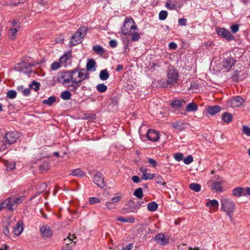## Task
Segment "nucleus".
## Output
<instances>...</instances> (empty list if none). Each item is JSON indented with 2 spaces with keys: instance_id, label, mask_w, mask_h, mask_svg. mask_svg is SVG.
Listing matches in <instances>:
<instances>
[{
  "instance_id": "f257e3e1",
  "label": "nucleus",
  "mask_w": 250,
  "mask_h": 250,
  "mask_svg": "<svg viewBox=\"0 0 250 250\" xmlns=\"http://www.w3.org/2000/svg\"><path fill=\"white\" fill-rule=\"evenodd\" d=\"M89 78V74L85 70L77 69L66 71H60L57 74L58 82L67 87L77 88L84 80Z\"/></svg>"
},
{
  "instance_id": "f03ea898",
  "label": "nucleus",
  "mask_w": 250,
  "mask_h": 250,
  "mask_svg": "<svg viewBox=\"0 0 250 250\" xmlns=\"http://www.w3.org/2000/svg\"><path fill=\"white\" fill-rule=\"evenodd\" d=\"M221 210L225 212L227 215L229 216L230 221H232L233 218L231 215L234 213L235 210V204L230 199L227 197H222L220 200Z\"/></svg>"
},
{
  "instance_id": "7ed1b4c3",
  "label": "nucleus",
  "mask_w": 250,
  "mask_h": 250,
  "mask_svg": "<svg viewBox=\"0 0 250 250\" xmlns=\"http://www.w3.org/2000/svg\"><path fill=\"white\" fill-rule=\"evenodd\" d=\"M137 29L138 28L134 20L132 18H126L122 28V33L124 35L130 36L132 30Z\"/></svg>"
},
{
  "instance_id": "20e7f679",
  "label": "nucleus",
  "mask_w": 250,
  "mask_h": 250,
  "mask_svg": "<svg viewBox=\"0 0 250 250\" xmlns=\"http://www.w3.org/2000/svg\"><path fill=\"white\" fill-rule=\"evenodd\" d=\"M167 77L166 84L174 85L178 81V73L177 70L169 68L167 70Z\"/></svg>"
},
{
  "instance_id": "39448f33",
  "label": "nucleus",
  "mask_w": 250,
  "mask_h": 250,
  "mask_svg": "<svg viewBox=\"0 0 250 250\" xmlns=\"http://www.w3.org/2000/svg\"><path fill=\"white\" fill-rule=\"evenodd\" d=\"M216 32L219 35L222 36V38L228 41H230L234 39V36H233L228 30L224 28H216Z\"/></svg>"
},
{
  "instance_id": "423d86ee",
  "label": "nucleus",
  "mask_w": 250,
  "mask_h": 250,
  "mask_svg": "<svg viewBox=\"0 0 250 250\" xmlns=\"http://www.w3.org/2000/svg\"><path fill=\"white\" fill-rule=\"evenodd\" d=\"M18 138L19 135L16 131L8 132L5 135L6 143L9 145L15 143Z\"/></svg>"
},
{
  "instance_id": "0eeeda50",
  "label": "nucleus",
  "mask_w": 250,
  "mask_h": 250,
  "mask_svg": "<svg viewBox=\"0 0 250 250\" xmlns=\"http://www.w3.org/2000/svg\"><path fill=\"white\" fill-rule=\"evenodd\" d=\"M24 199V196H21L16 198H9V199H7V201L9 202V211L13 210L14 208L13 206L21 204Z\"/></svg>"
},
{
  "instance_id": "6e6552de",
  "label": "nucleus",
  "mask_w": 250,
  "mask_h": 250,
  "mask_svg": "<svg viewBox=\"0 0 250 250\" xmlns=\"http://www.w3.org/2000/svg\"><path fill=\"white\" fill-rule=\"evenodd\" d=\"M244 102V100L239 96L233 97L227 102L228 106L235 108L240 106Z\"/></svg>"
},
{
  "instance_id": "1a4fd4ad",
  "label": "nucleus",
  "mask_w": 250,
  "mask_h": 250,
  "mask_svg": "<svg viewBox=\"0 0 250 250\" xmlns=\"http://www.w3.org/2000/svg\"><path fill=\"white\" fill-rule=\"evenodd\" d=\"M93 182L98 187L103 188L104 186L103 174L99 172H96L93 177Z\"/></svg>"
},
{
  "instance_id": "9d476101",
  "label": "nucleus",
  "mask_w": 250,
  "mask_h": 250,
  "mask_svg": "<svg viewBox=\"0 0 250 250\" xmlns=\"http://www.w3.org/2000/svg\"><path fill=\"white\" fill-rule=\"evenodd\" d=\"M40 231L42 237L44 239L49 238L52 235V231L50 227L46 225L41 227Z\"/></svg>"
},
{
  "instance_id": "9b49d317",
  "label": "nucleus",
  "mask_w": 250,
  "mask_h": 250,
  "mask_svg": "<svg viewBox=\"0 0 250 250\" xmlns=\"http://www.w3.org/2000/svg\"><path fill=\"white\" fill-rule=\"evenodd\" d=\"M235 62L236 60L234 58L230 56L224 59L223 65L227 70H229L235 64Z\"/></svg>"
},
{
  "instance_id": "f8f14e48",
  "label": "nucleus",
  "mask_w": 250,
  "mask_h": 250,
  "mask_svg": "<svg viewBox=\"0 0 250 250\" xmlns=\"http://www.w3.org/2000/svg\"><path fill=\"white\" fill-rule=\"evenodd\" d=\"M146 136L149 140L153 142L158 141L160 138L158 132L151 129H150L148 130L146 134Z\"/></svg>"
},
{
  "instance_id": "ddd939ff",
  "label": "nucleus",
  "mask_w": 250,
  "mask_h": 250,
  "mask_svg": "<svg viewBox=\"0 0 250 250\" xmlns=\"http://www.w3.org/2000/svg\"><path fill=\"white\" fill-rule=\"evenodd\" d=\"M155 239L158 244L161 245H164L169 242V239L161 233L157 234L155 237Z\"/></svg>"
},
{
  "instance_id": "4468645a",
  "label": "nucleus",
  "mask_w": 250,
  "mask_h": 250,
  "mask_svg": "<svg viewBox=\"0 0 250 250\" xmlns=\"http://www.w3.org/2000/svg\"><path fill=\"white\" fill-rule=\"evenodd\" d=\"M140 170L143 173V175L141 177V179L147 180L148 179L151 180L154 178V175L147 173V169L146 168L141 167H140Z\"/></svg>"
},
{
  "instance_id": "2eb2a0df",
  "label": "nucleus",
  "mask_w": 250,
  "mask_h": 250,
  "mask_svg": "<svg viewBox=\"0 0 250 250\" xmlns=\"http://www.w3.org/2000/svg\"><path fill=\"white\" fill-rule=\"evenodd\" d=\"M24 73L30 72L31 71V67L35 65L34 63H28L26 62H21L19 63Z\"/></svg>"
},
{
  "instance_id": "dca6fc26",
  "label": "nucleus",
  "mask_w": 250,
  "mask_h": 250,
  "mask_svg": "<svg viewBox=\"0 0 250 250\" xmlns=\"http://www.w3.org/2000/svg\"><path fill=\"white\" fill-rule=\"evenodd\" d=\"M82 37L77 32L72 36L70 42L72 45H75L82 42Z\"/></svg>"
},
{
  "instance_id": "f3484780",
  "label": "nucleus",
  "mask_w": 250,
  "mask_h": 250,
  "mask_svg": "<svg viewBox=\"0 0 250 250\" xmlns=\"http://www.w3.org/2000/svg\"><path fill=\"white\" fill-rule=\"evenodd\" d=\"M71 56V53L70 52H68L63 55L59 60L60 63L64 64V65H66L67 64L69 63Z\"/></svg>"
},
{
  "instance_id": "a211bd4d",
  "label": "nucleus",
  "mask_w": 250,
  "mask_h": 250,
  "mask_svg": "<svg viewBox=\"0 0 250 250\" xmlns=\"http://www.w3.org/2000/svg\"><path fill=\"white\" fill-rule=\"evenodd\" d=\"M23 229V222L22 221H19L14 228L13 231L16 235H19L22 232Z\"/></svg>"
},
{
  "instance_id": "6ab92c4d",
  "label": "nucleus",
  "mask_w": 250,
  "mask_h": 250,
  "mask_svg": "<svg viewBox=\"0 0 250 250\" xmlns=\"http://www.w3.org/2000/svg\"><path fill=\"white\" fill-rule=\"evenodd\" d=\"M20 29V26L19 25L17 26L16 27H15L14 28H11L9 30V32L8 33V35L9 37V38L12 40L14 41L15 40L16 37V34Z\"/></svg>"
},
{
  "instance_id": "aec40b11",
  "label": "nucleus",
  "mask_w": 250,
  "mask_h": 250,
  "mask_svg": "<svg viewBox=\"0 0 250 250\" xmlns=\"http://www.w3.org/2000/svg\"><path fill=\"white\" fill-rule=\"evenodd\" d=\"M221 110V108L219 106H208L207 108L208 112L210 115H214L219 112Z\"/></svg>"
},
{
  "instance_id": "412c9836",
  "label": "nucleus",
  "mask_w": 250,
  "mask_h": 250,
  "mask_svg": "<svg viewBox=\"0 0 250 250\" xmlns=\"http://www.w3.org/2000/svg\"><path fill=\"white\" fill-rule=\"evenodd\" d=\"M223 181L215 182L212 184V190L217 192H222L223 189L221 187Z\"/></svg>"
},
{
  "instance_id": "4be33fe9",
  "label": "nucleus",
  "mask_w": 250,
  "mask_h": 250,
  "mask_svg": "<svg viewBox=\"0 0 250 250\" xmlns=\"http://www.w3.org/2000/svg\"><path fill=\"white\" fill-rule=\"evenodd\" d=\"M117 220L122 222L133 223L135 222V218L132 216L127 218L119 217Z\"/></svg>"
},
{
  "instance_id": "5701e85b",
  "label": "nucleus",
  "mask_w": 250,
  "mask_h": 250,
  "mask_svg": "<svg viewBox=\"0 0 250 250\" xmlns=\"http://www.w3.org/2000/svg\"><path fill=\"white\" fill-rule=\"evenodd\" d=\"M206 205L208 208L213 207V209L215 210L218 208L219 203L217 200H212L208 202Z\"/></svg>"
},
{
  "instance_id": "b1692460",
  "label": "nucleus",
  "mask_w": 250,
  "mask_h": 250,
  "mask_svg": "<svg viewBox=\"0 0 250 250\" xmlns=\"http://www.w3.org/2000/svg\"><path fill=\"white\" fill-rule=\"evenodd\" d=\"M243 188L237 187L232 190V195L236 197H239L242 196Z\"/></svg>"
},
{
  "instance_id": "393cba45",
  "label": "nucleus",
  "mask_w": 250,
  "mask_h": 250,
  "mask_svg": "<svg viewBox=\"0 0 250 250\" xmlns=\"http://www.w3.org/2000/svg\"><path fill=\"white\" fill-rule=\"evenodd\" d=\"M197 105L194 103H189L186 107V110L187 111H195L197 110Z\"/></svg>"
},
{
  "instance_id": "a878e982",
  "label": "nucleus",
  "mask_w": 250,
  "mask_h": 250,
  "mask_svg": "<svg viewBox=\"0 0 250 250\" xmlns=\"http://www.w3.org/2000/svg\"><path fill=\"white\" fill-rule=\"evenodd\" d=\"M99 77L102 80L105 81L108 79L109 77V74L107 70L104 69L100 72Z\"/></svg>"
},
{
  "instance_id": "bb28decb",
  "label": "nucleus",
  "mask_w": 250,
  "mask_h": 250,
  "mask_svg": "<svg viewBox=\"0 0 250 250\" xmlns=\"http://www.w3.org/2000/svg\"><path fill=\"white\" fill-rule=\"evenodd\" d=\"M18 90L24 96H28L30 93V88H24L22 85L18 86Z\"/></svg>"
},
{
  "instance_id": "cd10ccee",
  "label": "nucleus",
  "mask_w": 250,
  "mask_h": 250,
  "mask_svg": "<svg viewBox=\"0 0 250 250\" xmlns=\"http://www.w3.org/2000/svg\"><path fill=\"white\" fill-rule=\"evenodd\" d=\"M96 62L93 60H90L86 64V69L87 71L95 70Z\"/></svg>"
},
{
  "instance_id": "c85d7f7f",
  "label": "nucleus",
  "mask_w": 250,
  "mask_h": 250,
  "mask_svg": "<svg viewBox=\"0 0 250 250\" xmlns=\"http://www.w3.org/2000/svg\"><path fill=\"white\" fill-rule=\"evenodd\" d=\"M158 208V205L155 202H151L148 204L147 209L150 211H154Z\"/></svg>"
},
{
  "instance_id": "c756f323",
  "label": "nucleus",
  "mask_w": 250,
  "mask_h": 250,
  "mask_svg": "<svg viewBox=\"0 0 250 250\" xmlns=\"http://www.w3.org/2000/svg\"><path fill=\"white\" fill-rule=\"evenodd\" d=\"M56 101V98L53 96L49 97L47 100H43L42 104L49 105H52Z\"/></svg>"
},
{
  "instance_id": "7c9ffc66",
  "label": "nucleus",
  "mask_w": 250,
  "mask_h": 250,
  "mask_svg": "<svg viewBox=\"0 0 250 250\" xmlns=\"http://www.w3.org/2000/svg\"><path fill=\"white\" fill-rule=\"evenodd\" d=\"M184 100H175L172 102L170 105L173 107H179L182 105V104H185Z\"/></svg>"
},
{
  "instance_id": "2f4dec72",
  "label": "nucleus",
  "mask_w": 250,
  "mask_h": 250,
  "mask_svg": "<svg viewBox=\"0 0 250 250\" xmlns=\"http://www.w3.org/2000/svg\"><path fill=\"white\" fill-rule=\"evenodd\" d=\"M223 120L226 123H229L232 121V116L230 113H225L222 115Z\"/></svg>"
},
{
  "instance_id": "473e14b6",
  "label": "nucleus",
  "mask_w": 250,
  "mask_h": 250,
  "mask_svg": "<svg viewBox=\"0 0 250 250\" xmlns=\"http://www.w3.org/2000/svg\"><path fill=\"white\" fill-rule=\"evenodd\" d=\"M189 188L195 192H199L201 190V186L197 183H192L189 185Z\"/></svg>"
},
{
  "instance_id": "72a5a7b5",
  "label": "nucleus",
  "mask_w": 250,
  "mask_h": 250,
  "mask_svg": "<svg viewBox=\"0 0 250 250\" xmlns=\"http://www.w3.org/2000/svg\"><path fill=\"white\" fill-rule=\"evenodd\" d=\"M71 96V93L68 91H64L62 92L61 95V98L64 100L70 99Z\"/></svg>"
},
{
  "instance_id": "f704fd0d",
  "label": "nucleus",
  "mask_w": 250,
  "mask_h": 250,
  "mask_svg": "<svg viewBox=\"0 0 250 250\" xmlns=\"http://www.w3.org/2000/svg\"><path fill=\"white\" fill-rule=\"evenodd\" d=\"M131 40L133 42L138 41L140 38V34L137 32H131Z\"/></svg>"
},
{
  "instance_id": "c9c22d12",
  "label": "nucleus",
  "mask_w": 250,
  "mask_h": 250,
  "mask_svg": "<svg viewBox=\"0 0 250 250\" xmlns=\"http://www.w3.org/2000/svg\"><path fill=\"white\" fill-rule=\"evenodd\" d=\"M134 195L138 199L142 198L143 196V190L142 188H139L137 189H136L134 192Z\"/></svg>"
},
{
  "instance_id": "e433bc0d",
  "label": "nucleus",
  "mask_w": 250,
  "mask_h": 250,
  "mask_svg": "<svg viewBox=\"0 0 250 250\" xmlns=\"http://www.w3.org/2000/svg\"><path fill=\"white\" fill-rule=\"evenodd\" d=\"M40 84L36 81H33L29 85L30 88L34 89L35 91H37L40 88Z\"/></svg>"
},
{
  "instance_id": "4c0bfd02",
  "label": "nucleus",
  "mask_w": 250,
  "mask_h": 250,
  "mask_svg": "<svg viewBox=\"0 0 250 250\" xmlns=\"http://www.w3.org/2000/svg\"><path fill=\"white\" fill-rule=\"evenodd\" d=\"M64 241L66 244L64 246L62 247V250H72V247L73 246L72 242H66V239H64Z\"/></svg>"
},
{
  "instance_id": "58836bf2",
  "label": "nucleus",
  "mask_w": 250,
  "mask_h": 250,
  "mask_svg": "<svg viewBox=\"0 0 250 250\" xmlns=\"http://www.w3.org/2000/svg\"><path fill=\"white\" fill-rule=\"evenodd\" d=\"M71 175L73 176L83 177L84 175V174L80 169H76L72 171Z\"/></svg>"
},
{
  "instance_id": "ea45409f",
  "label": "nucleus",
  "mask_w": 250,
  "mask_h": 250,
  "mask_svg": "<svg viewBox=\"0 0 250 250\" xmlns=\"http://www.w3.org/2000/svg\"><path fill=\"white\" fill-rule=\"evenodd\" d=\"M93 49L97 53L99 54H102L104 52V51L103 47L100 45H96L93 46Z\"/></svg>"
},
{
  "instance_id": "a19ab883",
  "label": "nucleus",
  "mask_w": 250,
  "mask_h": 250,
  "mask_svg": "<svg viewBox=\"0 0 250 250\" xmlns=\"http://www.w3.org/2000/svg\"><path fill=\"white\" fill-rule=\"evenodd\" d=\"M96 87L97 90L100 92H104L107 90V86L103 83L98 84Z\"/></svg>"
},
{
  "instance_id": "79ce46f5",
  "label": "nucleus",
  "mask_w": 250,
  "mask_h": 250,
  "mask_svg": "<svg viewBox=\"0 0 250 250\" xmlns=\"http://www.w3.org/2000/svg\"><path fill=\"white\" fill-rule=\"evenodd\" d=\"M16 96L17 92L14 90H9L7 93V97L11 99L15 98Z\"/></svg>"
},
{
  "instance_id": "37998d69",
  "label": "nucleus",
  "mask_w": 250,
  "mask_h": 250,
  "mask_svg": "<svg viewBox=\"0 0 250 250\" xmlns=\"http://www.w3.org/2000/svg\"><path fill=\"white\" fill-rule=\"evenodd\" d=\"M183 123L182 122H175L172 124V126L177 130H181L183 126Z\"/></svg>"
},
{
  "instance_id": "c03bdc74",
  "label": "nucleus",
  "mask_w": 250,
  "mask_h": 250,
  "mask_svg": "<svg viewBox=\"0 0 250 250\" xmlns=\"http://www.w3.org/2000/svg\"><path fill=\"white\" fill-rule=\"evenodd\" d=\"M167 16V13L166 11L162 10L159 14V18L160 20H165Z\"/></svg>"
},
{
  "instance_id": "a18cd8bd",
  "label": "nucleus",
  "mask_w": 250,
  "mask_h": 250,
  "mask_svg": "<svg viewBox=\"0 0 250 250\" xmlns=\"http://www.w3.org/2000/svg\"><path fill=\"white\" fill-rule=\"evenodd\" d=\"M166 7L169 9H174L176 7V5L174 2H172L171 0L167 1L165 5Z\"/></svg>"
},
{
  "instance_id": "49530a36",
  "label": "nucleus",
  "mask_w": 250,
  "mask_h": 250,
  "mask_svg": "<svg viewBox=\"0 0 250 250\" xmlns=\"http://www.w3.org/2000/svg\"><path fill=\"white\" fill-rule=\"evenodd\" d=\"M60 64V62H54L51 65V69L53 71L57 70L61 67Z\"/></svg>"
},
{
  "instance_id": "de8ad7c7",
  "label": "nucleus",
  "mask_w": 250,
  "mask_h": 250,
  "mask_svg": "<svg viewBox=\"0 0 250 250\" xmlns=\"http://www.w3.org/2000/svg\"><path fill=\"white\" fill-rule=\"evenodd\" d=\"M193 161V157L191 155H188L186 158L183 160L184 163L186 165H189Z\"/></svg>"
},
{
  "instance_id": "09e8293b",
  "label": "nucleus",
  "mask_w": 250,
  "mask_h": 250,
  "mask_svg": "<svg viewBox=\"0 0 250 250\" xmlns=\"http://www.w3.org/2000/svg\"><path fill=\"white\" fill-rule=\"evenodd\" d=\"M87 29L85 27H80L78 31L77 32L79 33L80 35L82 36V38L86 34Z\"/></svg>"
},
{
  "instance_id": "8fccbe9b",
  "label": "nucleus",
  "mask_w": 250,
  "mask_h": 250,
  "mask_svg": "<svg viewBox=\"0 0 250 250\" xmlns=\"http://www.w3.org/2000/svg\"><path fill=\"white\" fill-rule=\"evenodd\" d=\"M40 168L42 170H47L49 168L48 162H44L40 165Z\"/></svg>"
},
{
  "instance_id": "3c124183",
  "label": "nucleus",
  "mask_w": 250,
  "mask_h": 250,
  "mask_svg": "<svg viewBox=\"0 0 250 250\" xmlns=\"http://www.w3.org/2000/svg\"><path fill=\"white\" fill-rule=\"evenodd\" d=\"M140 204H137L135 205L133 207L129 208V212H136L138 211L139 209L140 208Z\"/></svg>"
},
{
  "instance_id": "603ef678",
  "label": "nucleus",
  "mask_w": 250,
  "mask_h": 250,
  "mask_svg": "<svg viewBox=\"0 0 250 250\" xmlns=\"http://www.w3.org/2000/svg\"><path fill=\"white\" fill-rule=\"evenodd\" d=\"M242 131L246 135L250 136V127L247 125H243Z\"/></svg>"
},
{
  "instance_id": "864d4df0",
  "label": "nucleus",
  "mask_w": 250,
  "mask_h": 250,
  "mask_svg": "<svg viewBox=\"0 0 250 250\" xmlns=\"http://www.w3.org/2000/svg\"><path fill=\"white\" fill-rule=\"evenodd\" d=\"M7 201V200L6 199L3 202H2L1 204H0V210L4 208H7V210H9V205Z\"/></svg>"
},
{
  "instance_id": "5fc2aeb1",
  "label": "nucleus",
  "mask_w": 250,
  "mask_h": 250,
  "mask_svg": "<svg viewBox=\"0 0 250 250\" xmlns=\"http://www.w3.org/2000/svg\"><path fill=\"white\" fill-rule=\"evenodd\" d=\"M250 196V188H243L242 196Z\"/></svg>"
},
{
  "instance_id": "6e6d98bb",
  "label": "nucleus",
  "mask_w": 250,
  "mask_h": 250,
  "mask_svg": "<svg viewBox=\"0 0 250 250\" xmlns=\"http://www.w3.org/2000/svg\"><path fill=\"white\" fill-rule=\"evenodd\" d=\"M15 167V163H9L6 164V169L7 170H12Z\"/></svg>"
},
{
  "instance_id": "4d7b16f0",
  "label": "nucleus",
  "mask_w": 250,
  "mask_h": 250,
  "mask_svg": "<svg viewBox=\"0 0 250 250\" xmlns=\"http://www.w3.org/2000/svg\"><path fill=\"white\" fill-rule=\"evenodd\" d=\"M175 159L178 161H180L183 159V155L182 153H175L174 155Z\"/></svg>"
},
{
  "instance_id": "13d9d810",
  "label": "nucleus",
  "mask_w": 250,
  "mask_h": 250,
  "mask_svg": "<svg viewBox=\"0 0 250 250\" xmlns=\"http://www.w3.org/2000/svg\"><path fill=\"white\" fill-rule=\"evenodd\" d=\"M239 25L234 24L230 26V29L233 33H236L239 30Z\"/></svg>"
},
{
  "instance_id": "bf43d9fd",
  "label": "nucleus",
  "mask_w": 250,
  "mask_h": 250,
  "mask_svg": "<svg viewBox=\"0 0 250 250\" xmlns=\"http://www.w3.org/2000/svg\"><path fill=\"white\" fill-rule=\"evenodd\" d=\"M156 180L157 183L159 184H162L163 186H165L166 184V183L163 181L162 177L160 176H157L156 178Z\"/></svg>"
},
{
  "instance_id": "052dcab7",
  "label": "nucleus",
  "mask_w": 250,
  "mask_h": 250,
  "mask_svg": "<svg viewBox=\"0 0 250 250\" xmlns=\"http://www.w3.org/2000/svg\"><path fill=\"white\" fill-rule=\"evenodd\" d=\"M105 206H106L108 209L109 210L114 208H115L114 204L111 202L110 201L107 202L106 203Z\"/></svg>"
},
{
  "instance_id": "680f3d73",
  "label": "nucleus",
  "mask_w": 250,
  "mask_h": 250,
  "mask_svg": "<svg viewBox=\"0 0 250 250\" xmlns=\"http://www.w3.org/2000/svg\"><path fill=\"white\" fill-rule=\"evenodd\" d=\"M89 202L91 204L100 202V199L95 197H90L89 198Z\"/></svg>"
},
{
  "instance_id": "e2e57ef3",
  "label": "nucleus",
  "mask_w": 250,
  "mask_h": 250,
  "mask_svg": "<svg viewBox=\"0 0 250 250\" xmlns=\"http://www.w3.org/2000/svg\"><path fill=\"white\" fill-rule=\"evenodd\" d=\"M67 241L72 243L73 240L76 238V236H75V234L71 235V234H69V236L67 237Z\"/></svg>"
},
{
  "instance_id": "0e129e2a",
  "label": "nucleus",
  "mask_w": 250,
  "mask_h": 250,
  "mask_svg": "<svg viewBox=\"0 0 250 250\" xmlns=\"http://www.w3.org/2000/svg\"><path fill=\"white\" fill-rule=\"evenodd\" d=\"M121 199V196H116V197H113L112 198L111 201H110V202L114 204L115 203L119 202L120 201Z\"/></svg>"
},
{
  "instance_id": "69168bd1",
  "label": "nucleus",
  "mask_w": 250,
  "mask_h": 250,
  "mask_svg": "<svg viewBox=\"0 0 250 250\" xmlns=\"http://www.w3.org/2000/svg\"><path fill=\"white\" fill-rule=\"evenodd\" d=\"M148 162L150 165H152L153 167H156L157 165V162L152 158H149Z\"/></svg>"
},
{
  "instance_id": "338daca9",
  "label": "nucleus",
  "mask_w": 250,
  "mask_h": 250,
  "mask_svg": "<svg viewBox=\"0 0 250 250\" xmlns=\"http://www.w3.org/2000/svg\"><path fill=\"white\" fill-rule=\"evenodd\" d=\"M133 243H130L126 246L125 248H123L122 250H131L133 248Z\"/></svg>"
},
{
  "instance_id": "774afa93",
  "label": "nucleus",
  "mask_w": 250,
  "mask_h": 250,
  "mask_svg": "<svg viewBox=\"0 0 250 250\" xmlns=\"http://www.w3.org/2000/svg\"><path fill=\"white\" fill-rule=\"evenodd\" d=\"M132 180L135 183H139L141 181L140 178L137 176H133L132 177Z\"/></svg>"
}]
</instances>
